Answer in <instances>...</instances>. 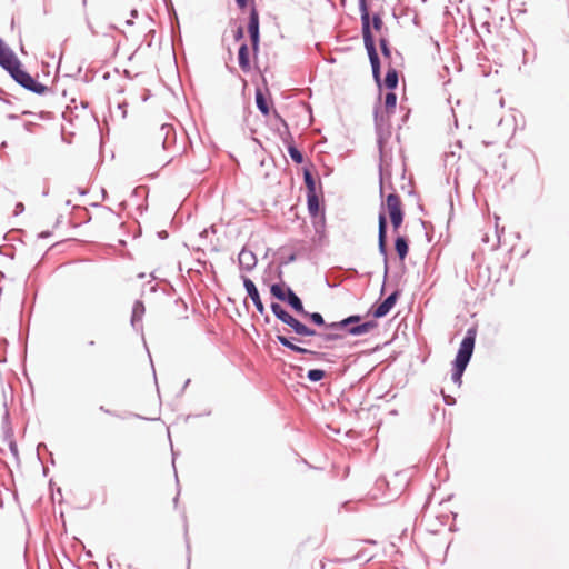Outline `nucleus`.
I'll use <instances>...</instances> for the list:
<instances>
[{
  "label": "nucleus",
  "mask_w": 569,
  "mask_h": 569,
  "mask_svg": "<svg viewBox=\"0 0 569 569\" xmlns=\"http://www.w3.org/2000/svg\"><path fill=\"white\" fill-rule=\"evenodd\" d=\"M379 47L385 59L391 58V46L387 36L379 38Z\"/></svg>",
  "instance_id": "obj_30"
},
{
  "label": "nucleus",
  "mask_w": 569,
  "mask_h": 569,
  "mask_svg": "<svg viewBox=\"0 0 569 569\" xmlns=\"http://www.w3.org/2000/svg\"><path fill=\"white\" fill-rule=\"evenodd\" d=\"M363 316L361 315H350L341 320L337 321L338 328H340L345 338L347 336L359 337L369 333L372 329L378 327L377 320H367L362 321Z\"/></svg>",
  "instance_id": "obj_9"
},
{
  "label": "nucleus",
  "mask_w": 569,
  "mask_h": 569,
  "mask_svg": "<svg viewBox=\"0 0 569 569\" xmlns=\"http://www.w3.org/2000/svg\"><path fill=\"white\" fill-rule=\"evenodd\" d=\"M7 119H8V120H12V121H13V120H18V119H19V116H18V114H16V113H9V114L7 116Z\"/></svg>",
  "instance_id": "obj_44"
},
{
  "label": "nucleus",
  "mask_w": 569,
  "mask_h": 569,
  "mask_svg": "<svg viewBox=\"0 0 569 569\" xmlns=\"http://www.w3.org/2000/svg\"><path fill=\"white\" fill-rule=\"evenodd\" d=\"M2 425H3V431H4L6 437H9V436L12 437V429L10 427V413L7 409L2 417Z\"/></svg>",
  "instance_id": "obj_33"
},
{
  "label": "nucleus",
  "mask_w": 569,
  "mask_h": 569,
  "mask_svg": "<svg viewBox=\"0 0 569 569\" xmlns=\"http://www.w3.org/2000/svg\"><path fill=\"white\" fill-rule=\"evenodd\" d=\"M360 20H361V34L363 46L371 66L372 78L378 88L381 87V61L377 50L376 37L373 30L381 32L383 28L382 14L380 12L370 13L367 0H358Z\"/></svg>",
  "instance_id": "obj_1"
},
{
  "label": "nucleus",
  "mask_w": 569,
  "mask_h": 569,
  "mask_svg": "<svg viewBox=\"0 0 569 569\" xmlns=\"http://www.w3.org/2000/svg\"><path fill=\"white\" fill-rule=\"evenodd\" d=\"M51 236V231H42L39 234V238H49Z\"/></svg>",
  "instance_id": "obj_45"
},
{
  "label": "nucleus",
  "mask_w": 569,
  "mask_h": 569,
  "mask_svg": "<svg viewBox=\"0 0 569 569\" xmlns=\"http://www.w3.org/2000/svg\"><path fill=\"white\" fill-rule=\"evenodd\" d=\"M476 338L477 327L472 326L467 329L452 361L451 380L458 387L462 385V376L472 358Z\"/></svg>",
  "instance_id": "obj_3"
},
{
  "label": "nucleus",
  "mask_w": 569,
  "mask_h": 569,
  "mask_svg": "<svg viewBox=\"0 0 569 569\" xmlns=\"http://www.w3.org/2000/svg\"><path fill=\"white\" fill-rule=\"evenodd\" d=\"M390 223L392 227L393 232H398L399 228L401 227L403 219H405V212L391 216L389 217Z\"/></svg>",
  "instance_id": "obj_32"
},
{
  "label": "nucleus",
  "mask_w": 569,
  "mask_h": 569,
  "mask_svg": "<svg viewBox=\"0 0 569 569\" xmlns=\"http://www.w3.org/2000/svg\"><path fill=\"white\" fill-rule=\"evenodd\" d=\"M515 47L518 53L522 54V64L526 66L529 63V49L530 47H535L533 43L528 40H523L522 38H519V41L515 42Z\"/></svg>",
  "instance_id": "obj_27"
},
{
  "label": "nucleus",
  "mask_w": 569,
  "mask_h": 569,
  "mask_svg": "<svg viewBox=\"0 0 569 569\" xmlns=\"http://www.w3.org/2000/svg\"><path fill=\"white\" fill-rule=\"evenodd\" d=\"M238 64L246 73L251 70L249 46L246 42H242L238 49Z\"/></svg>",
  "instance_id": "obj_25"
},
{
  "label": "nucleus",
  "mask_w": 569,
  "mask_h": 569,
  "mask_svg": "<svg viewBox=\"0 0 569 569\" xmlns=\"http://www.w3.org/2000/svg\"><path fill=\"white\" fill-rule=\"evenodd\" d=\"M24 211V206L22 202H17L16 206H14V216H19L21 214L22 212Z\"/></svg>",
  "instance_id": "obj_40"
},
{
  "label": "nucleus",
  "mask_w": 569,
  "mask_h": 569,
  "mask_svg": "<svg viewBox=\"0 0 569 569\" xmlns=\"http://www.w3.org/2000/svg\"><path fill=\"white\" fill-rule=\"evenodd\" d=\"M40 120H51L53 118V113L50 111H40L36 114Z\"/></svg>",
  "instance_id": "obj_37"
},
{
  "label": "nucleus",
  "mask_w": 569,
  "mask_h": 569,
  "mask_svg": "<svg viewBox=\"0 0 569 569\" xmlns=\"http://www.w3.org/2000/svg\"><path fill=\"white\" fill-rule=\"evenodd\" d=\"M306 198L308 213L315 220L313 224L316 233H320L323 231L326 222L322 193H307Z\"/></svg>",
  "instance_id": "obj_11"
},
{
  "label": "nucleus",
  "mask_w": 569,
  "mask_h": 569,
  "mask_svg": "<svg viewBox=\"0 0 569 569\" xmlns=\"http://www.w3.org/2000/svg\"><path fill=\"white\" fill-rule=\"evenodd\" d=\"M154 139L161 141L162 148L164 150L170 149L176 143L177 140V134L173 126L170 123L161 124Z\"/></svg>",
  "instance_id": "obj_16"
},
{
  "label": "nucleus",
  "mask_w": 569,
  "mask_h": 569,
  "mask_svg": "<svg viewBox=\"0 0 569 569\" xmlns=\"http://www.w3.org/2000/svg\"><path fill=\"white\" fill-rule=\"evenodd\" d=\"M0 96H2V97H4V96H10V93H9V92H7V91H4V89H2V88L0 87Z\"/></svg>",
  "instance_id": "obj_54"
},
{
  "label": "nucleus",
  "mask_w": 569,
  "mask_h": 569,
  "mask_svg": "<svg viewBox=\"0 0 569 569\" xmlns=\"http://www.w3.org/2000/svg\"><path fill=\"white\" fill-rule=\"evenodd\" d=\"M400 295L399 289L393 290L382 301L375 302L368 310V315H371L375 318L373 320L386 317L396 306Z\"/></svg>",
  "instance_id": "obj_12"
},
{
  "label": "nucleus",
  "mask_w": 569,
  "mask_h": 569,
  "mask_svg": "<svg viewBox=\"0 0 569 569\" xmlns=\"http://www.w3.org/2000/svg\"><path fill=\"white\" fill-rule=\"evenodd\" d=\"M11 98H16L13 94L10 93V96H0V101L7 103V104H11L12 101H11Z\"/></svg>",
  "instance_id": "obj_43"
},
{
  "label": "nucleus",
  "mask_w": 569,
  "mask_h": 569,
  "mask_svg": "<svg viewBox=\"0 0 569 569\" xmlns=\"http://www.w3.org/2000/svg\"><path fill=\"white\" fill-rule=\"evenodd\" d=\"M380 197L382 198L379 213H378V251L383 258V283L381 286L380 293L382 295L385 292L386 288V281L389 276V259H388V216H396L399 213L405 212L401 204L400 196L392 191L383 200V194Z\"/></svg>",
  "instance_id": "obj_2"
},
{
  "label": "nucleus",
  "mask_w": 569,
  "mask_h": 569,
  "mask_svg": "<svg viewBox=\"0 0 569 569\" xmlns=\"http://www.w3.org/2000/svg\"><path fill=\"white\" fill-rule=\"evenodd\" d=\"M189 383H190V379H187L182 387V391L188 387Z\"/></svg>",
  "instance_id": "obj_61"
},
{
  "label": "nucleus",
  "mask_w": 569,
  "mask_h": 569,
  "mask_svg": "<svg viewBox=\"0 0 569 569\" xmlns=\"http://www.w3.org/2000/svg\"><path fill=\"white\" fill-rule=\"evenodd\" d=\"M326 376H327V372L323 369L315 368V369L308 370L306 377L310 382H319L322 379H325Z\"/></svg>",
  "instance_id": "obj_29"
},
{
  "label": "nucleus",
  "mask_w": 569,
  "mask_h": 569,
  "mask_svg": "<svg viewBox=\"0 0 569 569\" xmlns=\"http://www.w3.org/2000/svg\"><path fill=\"white\" fill-rule=\"evenodd\" d=\"M393 247L399 260L405 261L409 253V239L406 236L397 234Z\"/></svg>",
  "instance_id": "obj_24"
},
{
  "label": "nucleus",
  "mask_w": 569,
  "mask_h": 569,
  "mask_svg": "<svg viewBox=\"0 0 569 569\" xmlns=\"http://www.w3.org/2000/svg\"><path fill=\"white\" fill-rule=\"evenodd\" d=\"M144 312H146V307H144L143 301L136 300L132 306L131 320H130L133 329L142 330V318H143Z\"/></svg>",
  "instance_id": "obj_21"
},
{
  "label": "nucleus",
  "mask_w": 569,
  "mask_h": 569,
  "mask_svg": "<svg viewBox=\"0 0 569 569\" xmlns=\"http://www.w3.org/2000/svg\"><path fill=\"white\" fill-rule=\"evenodd\" d=\"M336 326L337 321L327 322V326L323 329V331H318V335H316V337L322 343H325L326 347L328 346V343L337 342L345 339L343 331Z\"/></svg>",
  "instance_id": "obj_14"
},
{
  "label": "nucleus",
  "mask_w": 569,
  "mask_h": 569,
  "mask_svg": "<svg viewBox=\"0 0 569 569\" xmlns=\"http://www.w3.org/2000/svg\"><path fill=\"white\" fill-rule=\"evenodd\" d=\"M126 24H127V26H132V24H133V20H132V19L127 20V21H126Z\"/></svg>",
  "instance_id": "obj_62"
},
{
  "label": "nucleus",
  "mask_w": 569,
  "mask_h": 569,
  "mask_svg": "<svg viewBox=\"0 0 569 569\" xmlns=\"http://www.w3.org/2000/svg\"><path fill=\"white\" fill-rule=\"evenodd\" d=\"M270 309H271L273 316L279 321L287 325L290 328V330L293 333H296L297 336H299V337H316V335H318V331L316 329L307 326L301 320L293 317L279 302L272 301L270 303Z\"/></svg>",
  "instance_id": "obj_6"
},
{
  "label": "nucleus",
  "mask_w": 569,
  "mask_h": 569,
  "mask_svg": "<svg viewBox=\"0 0 569 569\" xmlns=\"http://www.w3.org/2000/svg\"><path fill=\"white\" fill-rule=\"evenodd\" d=\"M0 96H2V97H4V96H10V93H9V92H7V91H4V89H2V88L0 87Z\"/></svg>",
  "instance_id": "obj_55"
},
{
  "label": "nucleus",
  "mask_w": 569,
  "mask_h": 569,
  "mask_svg": "<svg viewBox=\"0 0 569 569\" xmlns=\"http://www.w3.org/2000/svg\"><path fill=\"white\" fill-rule=\"evenodd\" d=\"M87 23H88V28H89V30L91 31V33H92L93 36H97V34H98V32L93 29V27H92L91 22L88 20V21H87Z\"/></svg>",
  "instance_id": "obj_46"
},
{
  "label": "nucleus",
  "mask_w": 569,
  "mask_h": 569,
  "mask_svg": "<svg viewBox=\"0 0 569 569\" xmlns=\"http://www.w3.org/2000/svg\"><path fill=\"white\" fill-rule=\"evenodd\" d=\"M234 41L239 42L244 38V29L242 26H238L233 33Z\"/></svg>",
  "instance_id": "obj_34"
},
{
  "label": "nucleus",
  "mask_w": 569,
  "mask_h": 569,
  "mask_svg": "<svg viewBox=\"0 0 569 569\" xmlns=\"http://www.w3.org/2000/svg\"><path fill=\"white\" fill-rule=\"evenodd\" d=\"M284 250H286V247H280L279 250H278V253H279V259H278V271H277V277L279 280L282 279V268L284 266H288L292 262H295L298 258V254L297 252L295 251H291L290 253L288 254H284Z\"/></svg>",
  "instance_id": "obj_22"
},
{
  "label": "nucleus",
  "mask_w": 569,
  "mask_h": 569,
  "mask_svg": "<svg viewBox=\"0 0 569 569\" xmlns=\"http://www.w3.org/2000/svg\"><path fill=\"white\" fill-rule=\"evenodd\" d=\"M254 101L256 107L260 111V113L264 117H268L271 112V108L273 106L272 100L263 92L260 88L256 89L254 92Z\"/></svg>",
  "instance_id": "obj_20"
},
{
  "label": "nucleus",
  "mask_w": 569,
  "mask_h": 569,
  "mask_svg": "<svg viewBox=\"0 0 569 569\" xmlns=\"http://www.w3.org/2000/svg\"><path fill=\"white\" fill-rule=\"evenodd\" d=\"M238 263L242 271L251 272L256 268L258 259L253 251L243 247L238 254Z\"/></svg>",
  "instance_id": "obj_18"
},
{
  "label": "nucleus",
  "mask_w": 569,
  "mask_h": 569,
  "mask_svg": "<svg viewBox=\"0 0 569 569\" xmlns=\"http://www.w3.org/2000/svg\"><path fill=\"white\" fill-rule=\"evenodd\" d=\"M241 280L243 283V288L246 289L248 297L252 300L257 311L260 315H264L266 309L262 303L259 290H258L257 286L254 284V282L249 277L243 276V274L241 276Z\"/></svg>",
  "instance_id": "obj_15"
},
{
  "label": "nucleus",
  "mask_w": 569,
  "mask_h": 569,
  "mask_svg": "<svg viewBox=\"0 0 569 569\" xmlns=\"http://www.w3.org/2000/svg\"><path fill=\"white\" fill-rule=\"evenodd\" d=\"M399 84V72L395 68H389L385 74V79H381V86H385L388 91H395ZM381 88H379V94H381Z\"/></svg>",
  "instance_id": "obj_23"
},
{
  "label": "nucleus",
  "mask_w": 569,
  "mask_h": 569,
  "mask_svg": "<svg viewBox=\"0 0 569 569\" xmlns=\"http://www.w3.org/2000/svg\"><path fill=\"white\" fill-rule=\"evenodd\" d=\"M62 140H63L66 143H71V139H70V137H67V138H66V137L62 134Z\"/></svg>",
  "instance_id": "obj_56"
},
{
  "label": "nucleus",
  "mask_w": 569,
  "mask_h": 569,
  "mask_svg": "<svg viewBox=\"0 0 569 569\" xmlns=\"http://www.w3.org/2000/svg\"><path fill=\"white\" fill-rule=\"evenodd\" d=\"M37 126V123L34 122H31V121H26L23 123V128L26 129V131L28 132H32L33 131V128Z\"/></svg>",
  "instance_id": "obj_41"
},
{
  "label": "nucleus",
  "mask_w": 569,
  "mask_h": 569,
  "mask_svg": "<svg viewBox=\"0 0 569 569\" xmlns=\"http://www.w3.org/2000/svg\"><path fill=\"white\" fill-rule=\"evenodd\" d=\"M8 74L17 84H19L21 88H23L24 90H27L33 94L44 96L51 91V88H49L47 84L40 82L38 80V78H36L31 73H29L23 68L22 62L20 64H18Z\"/></svg>",
  "instance_id": "obj_7"
},
{
  "label": "nucleus",
  "mask_w": 569,
  "mask_h": 569,
  "mask_svg": "<svg viewBox=\"0 0 569 569\" xmlns=\"http://www.w3.org/2000/svg\"><path fill=\"white\" fill-rule=\"evenodd\" d=\"M81 107L84 108V109L88 108L89 107V102L88 101H82L81 102Z\"/></svg>",
  "instance_id": "obj_59"
},
{
  "label": "nucleus",
  "mask_w": 569,
  "mask_h": 569,
  "mask_svg": "<svg viewBox=\"0 0 569 569\" xmlns=\"http://www.w3.org/2000/svg\"><path fill=\"white\" fill-rule=\"evenodd\" d=\"M295 370H297V376L298 377H302V371H303V368L302 367H293Z\"/></svg>",
  "instance_id": "obj_48"
},
{
  "label": "nucleus",
  "mask_w": 569,
  "mask_h": 569,
  "mask_svg": "<svg viewBox=\"0 0 569 569\" xmlns=\"http://www.w3.org/2000/svg\"><path fill=\"white\" fill-rule=\"evenodd\" d=\"M303 183L306 186V194L307 193H322V183L320 179H316L311 169L309 167H303L302 169Z\"/></svg>",
  "instance_id": "obj_19"
},
{
  "label": "nucleus",
  "mask_w": 569,
  "mask_h": 569,
  "mask_svg": "<svg viewBox=\"0 0 569 569\" xmlns=\"http://www.w3.org/2000/svg\"><path fill=\"white\" fill-rule=\"evenodd\" d=\"M130 16H131L132 18H137V17H138V10H137V9H132V10L130 11Z\"/></svg>",
  "instance_id": "obj_53"
},
{
  "label": "nucleus",
  "mask_w": 569,
  "mask_h": 569,
  "mask_svg": "<svg viewBox=\"0 0 569 569\" xmlns=\"http://www.w3.org/2000/svg\"><path fill=\"white\" fill-rule=\"evenodd\" d=\"M210 232L212 233H216L217 232V229L214 226H210L209 228H206L203 229L201 232H200V237H207L208 234H210Z\"/></svg>",
  "instance_id": "obj_39"
},
{
  "label": "nucleus",
  "mask_w": 569,
  "mask_h": 569,
  "mask_svg": "<svg viewBox=\"0 0 569 569\" xmlns=\"http://www.w3.org/2000/svg\"><path fill=\"white\" fill-rule=\"evenodd\" d=\"M158 236L161 238V239H166L168 237V232L167 231H160L158 232Z\"/></svg>",
  "instance_id": "obj_50"
},
{
  "label": "nucleus",
  "mask_w": 569,
  "mask_h": 569,
  "mask_svg": "<svg viewBox=\"0 0 569 569\" xmlns=\"http://www.w3.org/2000/svg\"><path fill=\"white\" fill-rule=\"evenodd\" d=\"M94 345H96L94 340H90V341H88V346H89V347H93Z\"/></svg>",
  "instance_id": "obj_64"
},
{
  "label": "nucleus",
  "mask_w": 569,
  "mask_h": 569,
  "mask_svg": "<svg viewBox=\"0 0 569 569\" xmlns=\"http://www.w3.org/2000/svg\"><path fill=\"white\" fill-rule=\"evenodd\" d=\"M270 295L278 301L284 302L296 313L303 311V302L301 298L293 291V289L283 282H274L270 286Z\"/></svg>",
  "instance_id": "obj_10"
},
{
  "label": "nucleus",
  "mask_w": 569,
  "mask_h": 569,
  "mask_svg": "<svg viewBox=\"0 0 569 569\" xmlns=\"http://www.w3.org/2000/svg\"><path fill=\"white\" fill-rule=\"evenodd\" d=\"M150 291H152V292L157 291V284H152V286L150 287Z\"/></svg>",
  "instance_id": "obj_63"
},
{
  "label": "nucleus",
  "mask_w": 569,
  "mask_h": 569,
  "mask_svg": "<svg viewBox=\"0 0 569 569\" xmlns=\"http://www.w3.org/2000/svg\"><path fill=\"white\" fill-rule=\"evenodd\" d=\"M308 356L312 357L316 361L330 362V355L322 351L311 350L309 349Z\"/></svg>",
  "instance_id": "obj_31"
},
{
  "label": "nucleus",
  "mask_w": 569,
  "mask_h": 569,
  "mask_svg": "<svg viewBox=\"0 0 569 569\" xmlns=\"http://www.w3.org/2000/svg\"><path fill=\"white\" fill-rule=\"evenodd\" d=\"M9 449H10L11 455L16 459H18V457H19L18 446H17V442L13 439H11L10 442H9Z\"/></svg>",
  "instance_id": "obj_36"
},
{
  "label": "nucleus",
  "mask_w": 569,
  "mask_h": 569,
  "mask_svg": "<svg viewBox=\"0 0 569 569\" xmlns=\"http://www.w3.org/2000/svg\"><path fill=\"white\" fill-rule=\"evenodd\" d=\"M277 342H279L282 347L289 349L292 352L299 353V355H307L309 352L308 348L301 347L295 341L301 342V343H310V340H303L297 337L292 336H283V335H277L276 336Z\"/></svg>",
  "instance_id": "obj_17"
},
{
  "label": "nucleus",
  "mask_w": 569,
  "mask_h": 569,
  "mask_svg": "<svg viewBox=\"0 0 569 569\" xmlns=\"http://www.w3.org/2000/svg\"><path fill=\"white\" fill-rule=\"evenodd\" d=\"M20 63L14 51L0 38V67L9 73Z\"/></svg>",
  "instance_id": "obj_13"
},
{
  "label": "nucleus",
  "mask_w": 569,
  "mask_h": 569,
  "mask_svg": "<svg viewBox=\"0 0 569 569\" xmlns=\"http://www.w3.org/2000/svg\"><path fill=\"white\" fill-rule=\"evenodd\" d=\"M127 108H128V103L126 101L118 103V109L121 111L122 119H126V117H127Z\"/></svg>",
  "instance_id": "obj_38"
},
{
  "label": "nucleus",
  "mask_w": 569,
  "mask_h": 569,
  "mask_svg": "<svg viewBox=\"0 0 569 569\" xmlns=\"http://www.w3.org/2000/svg\"><path fill=\"white\" fill-rule=\"evenodd\" d=\"M397 107V94L395 91H387L385 96V112L387 116L395 113Z\"/></svg>",
  "instance_id": "obj_28"
},
{
  "label": "nucleus",
  "mask_w": 569,
  "mask_h": 569,
  "mask_svg": "<svg viewBox=\"0 0 569 569\" xmlns=\"http://www.w3.org/2000/svg\"><path fill=\"white\" fill-rule=\"evenodd\" d=\"M441 395H442V398H443V402L447 405V406H453L456 405L457 400L455 397L450 396V395H447L445 393L443 390H441Z\"/></svg>",
  "instance_id": "obj_35"
},
{
  "label": "nucleus",
  "mask_w": 569,
  "mask_h": 569,
  "mask_svg": "<svg viewBox=\"0 0 569 569\" xmlns=\"http://www.w3.org/2000/svg\"><path fill=\"white\" fill-rule=\"evenodd\" d=\"M150 96H151L150 91H149V90H146V93H144V94H143V97H142V101H144V102H146V101L150 98Z\"/></svg>",
  "instance_id": "obj_49"
},
{
  "label": "nucleus",
  "mask_w": 569,
  "mask_h": 569,
  "mask_svg": "<svg viewBox=\"0 0 569 569\" xmlns=\"http://www.w3.org/2000/svg\"><path fill=\"white\" fill-rule=\"evenodd\" d=\"M237 7L240 10H244L248 8L250 0H234ZM247 31L249 34L250 43H251V50L254 57L258 56L260 50V19H259V12L256 7V3L253 0H251V6L249 8V19L247 24Z\"/></svg>",
  "instance_id": "obj_8"
},
{
  "label": "nucleus",
  "mask_w": 569,
  "mask_h": 569,
  "mask_svg": "<svg viewBox=\"0 0 569 569\" xmlns=\"http://www.w3.org/2000/svg\"><path fill=\"white\" fill-rule=\"evenodd\" d=\"M298 315L316 327L325 329L327 326V321L325 320L323 316L318 311L310 312L303 308V311L298 312Z\"/></svg>",
  "instance_id": "obj_26"
},
{
  "label": "nucleus",
  "mask_w": 569,
  "mask_h": 569,
  "mask_svg": "<svg viewBox=\"0 0 569 569\" xmlns=\"http://www.w3.org/2000/svg\"><path fill=\"white\" fill-rule=\"evenodd\" d=\"M62 140H63L66 143H71V139H70V137H67V138H66V137L62 134Z\"/></svg>",
  "instance_id": "obj_57"
},
{
  "label": "nucleus",
  "mask_w": 569,
  "mask_h": 569,
  "mask_svg": "<svg viewBox=\"0 0 569 569\" xmlns=\"http://www.w3.org/2000/svg\"><path fill=\"white\" fill-rule=\"evenodd\" d=\"M326 284L329 287V288H336L338 284L337 283H332V281H329L328 279H326Z\"/></svg>",
  "instance_id": "obj_51"
},
{
  "label": "nucleus",
  "mask_w": 569,
  "mask_h": 569,
  "mask_svg": "<svg viewBox=\"0 0 569 569\" xmlns=\"http://www.w3.org/2000/svg\"><path fill=\"white\" fill-rule=\"evenodd\" d=\"M381 94L378 96V101L373 107V122H375V132L377 136V144L379 149V193L382 194V178H385V151L383 147L387 142V140L391 136V124L389 121V116H385L381 112Z\"/></svg>",
  "instance_id": "obj_4"
},
{
  "label": "nucleus",
  "mask_w": 569,
  "mask_h": 569,
  "mask_svg": "<svg viewBox=\"0 0 569 569\" xmlns=\"http://www.w3.org/2000/svg\"><path fill=\"white\" fill-rule=\"evenodd\" d=\"M77 190H78V192H79V194H80V196H84V194H87V192H88L86 189L80 188V187H79Z\"/></svg>",
  "instance_id": "obj_52"
},
{
  "label": "nucleus",
  "mask_w": 569,
  "mask_h": 569,
  "mask_svg": "<svg viewBox=\"0 0 569 569\" xmlns=\"http://www.w3.org/2000/svg\"><path fill=\"white\" fill-rule=\"evenodd\" d=\"M80 209V207H78ZM81 210L83 211L84 216H83V223H88L90 220H91V214L90 212L84 209V208H81Z\"/></svg>",
  "instance_id": "obj_42"
},
{
  "label": "nucleus",
  "mask_w": 569,
  "mask_h": 569,
  "mask_svg": "<svg viewBox=\"0 0 569 569\" xmlns=\"http://www.w3.org/2000/svg\"><path fill=\"white\" fill-rule=\"evenodd\" d=\"M100 410L108 415H111V411L109 409H106L103 406L100 407Z\"/></svg>",
  "instance_id": "obj_58"
},
{
  "label": "nucleus",
  "mask_w": 569,
  "mask_h": 569,
  "mask_svg": "<svg viewBox=\"0 0 569 569\" xmlns=\"http://www.w3.org/2000/svg\"><path fill=\"white\" fill-rule=\"evenodd\" d=\"M271 121L273 122L274 131H277L282 143L286 146L287 152L291 160L296 164L303 163L305 156L302 151H300L298 147L295 144L293 137L290 132L287 121L279 114L277 110H273Z\"/></svg>",
  "instance_id": "obj_5"
},
{
  "label": "nucleus",
  "mask_w": 569,
  "mask_h": 569,
  "mask_svg": "<svg viewBox=\"0 0 569 569\" xmlns=\"http://www.w3.org/2000/svg\"><path fill=\"white\" fill-rule=\"evenodd\" d=\"M22 114H23V116H27V114H31V116H33L34 113H33L32 111L24 110V111H22Z\"/></svg>",
  "instance_id": "obj_60"
},
{
  "label": "nucleus",
  "mask_w": 569,
  "mask_h": 569,
  "mask_svg": "<svg viewBox=\"0 0 569 569\" xmlns=\"http://www.w3.org/2000/svg\"><path fill=\"white\" fill-rule=\"evenodd\" d=\"M41 448H44V449H46V448H47L46 443L40 442V443L38 445V447H37V455H38V458H39V459H40V457H39V451H40V449H41Z\"/></svg>",
  "instance_id": "obj_47"
}]
</instances>
